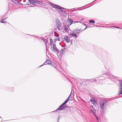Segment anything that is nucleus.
<instances>
[{
  "label": "nucleus",
  "mask_w": 122,
  "mask_h": 122,
  "mask_svg": "<svg viewBox=\"0 0 122 122\" xmlns=\"http://www.w3.org/2000/svg\"><path fill=\"white\" fill-rule=\"evenodd\" d=\"M71 93H72V91H71V93L69 96L67 98V99L66 100H67V101H68L69 100V98L70 97L71 95Z\"/></svg>",
  "instance_id": "412c9836"
},
{
  "label": "nucleus",
  "mask_w": 122,
  "mask_h": 122,
  "mask_svg": "<svg viewBox=\"0 0 122 122\" xmlns=\"http://www.w3.org/2000/svg\"><path fill=\"white\" fill-rule=\"evenodd\" d=\"M46 64H51L53 66H54L53 63H52L51 62V61L50 60L48 59L42 65L40 66L39 67H41L44 65H46Z\"/></svg>",
  "instance_id": "20e7f679"
},
{
  "label": "nucleus",
  "mask_w": 122,
  "mask_h": 122,
  "mask_svg": "<svg viewBox=\"0 0 122 122\" xmlns=\"http://www.w3.org/2000/svg\"><path fill=\"white\" fill-rule=\"evenodd\" d=\"M118 94L119 95H120L121 94H122V92H118Z\"/></svg>",
  "instance_id": "393cba45"
},
{
  "label": "nucleus",
  "mask_w": 122,
  "mask_h": 122,
  "mask_svg": "<svg viewBox=\"0 0 122 122\" xmlns=\"http://www.w3.org/2000/svg\"><path fill=\"white\" fill-rule=\"evenodd\" d=\"M93 106L92 105H91L90 106V107L91 108H92L93 109H94L93 107Z\"/></svg>",
  "instance_id": "b1692460"
},
{
  "label": "nucleus",
  "mask_w": 122,
  "mask_h": 122,
  "mask_svg": "<svg viewBox=\"0 0 122 122\" xmlns=\"http://www.w3.org/2000/svg\"><path fill=\"white\" fill-rule=\"evenodd\" d=\"M93 80H94V81H96V79H94Z\"/></svg>",
  "instance_id": "2f4dec72"
},
{
  "label": "nucleus",
  "mask_w": 122,
  "mask_h": 122,
  "mask_svg": "<svg viewBox=\"0 0 122 122\" xmlns=\"http://www.w3.org/2000/svg\"><path fill=\"white\" fill-rule=\"evenodd\" d=\"M64 39L66 42L67 43H69L70 41V38L67 36H65Z\"/></svg>",
  "instance_id": "1a4fd4ad"
},
{
  "label": "nucleus",
  "mask_w": 122,
  "mask_h": 122,
  "mask_svg": "<svg viewBox=\"0 0 122 122\" xmlns=\"http://www.w3.org/2000/svg\"><path fill=\"white\" fill-rule=\"evenodd\" d=\"M58 41H59V39H58Z\"/></svg>",
  "instance_id": "e433bc0d"
},
{
  "label": "nucleus",
  "mask_w": 122,
  "mask_h": 122,
  "mask_svg": "<svg viewBox=\"0 0 122 122\" xmlns=\"http://www.w3.org/2000/svg\"><path fill=\"white\" fill-rule=\"evenodd\" d=\"M81 30H78L76 29L73 31V32L75 34H78L81 32Z\"/></svg>",
  "instance_id": "9d476101"
},
{
  "label": "nucleus",
  "mask_w": 122,
  "mask_h": 122,
  "mask_svg": "<svg viewBox=\"0 0 122 122\" xmlns=\"http://www.w3.org/2000/svg\"><path fill=\"white\" fill-rule=\"evenodd\" d=\"M49 4L53 8H55L57 9H59V10H58V11L61 14L63 15H64L65 14H66L65 12L64 11L62 10V9H65V8H63L60 7L59 6L54 4L50 2Z\"/></svg>",
  "instance_id": "f03ea898"
},
{
  "label": "nucleus",
  "mask_w": 122,
  "mask_h": 122,
  "mask_svg": "<svg viewBox=\"0 0 122 122\" xmlns=\"http://www.w3.org/2000/svg\"><path fill=\"white\" fill-rule=\"evenodd\" d=\"M7 18H5L4 19H3V20H5L6 19H7Z\"/></svg>",
  "instance_id": "c756f323"
},
{
  "label": "nucleus",
  "mask_w": 122,
  "mask_h": 122,
  "mask_svg": "<svg viewBox=\"0 0 122 122\" xmlns=\"http://www.w3.org/2000/svg\"><path fill=\"white\" fill-rule=\"evenodd\" d=\"M86 28H85L84 29V30H85V29H86Z\"/></svg>",
  "instance_id": "c9c22d12"
},
{
  "label": "nucleus",
  "mask_w": 122,
  "mask_h": 122,
  "mask_svg": "<svg viewBox=\"0 0 122 122\" xmlns=\"http://www.w3.org/2000/svg\"><path fill=\"white\" fill-rule=\"evenodd\" d=\"M4 20H3V19H2L1 20V21L0 23H6V21H4Z\"/></svg>",
  "instance_id": "4be33fe9"
},
{
  "label": "nucleus",
  "mask_w": 122,
  "mask_h": 122,
  "mask_svg": "<svg viewBox=\"0 0 122 122\" xmlns=\"http://www.w3.org/2000/svg\"><path fill=\"white\" fill-rule=\"evenodd\" d=\"M69 100H71V99L70 98Z\"/></svg>",
  "instance_id": "473e14b6"
},
{
  "label": "nucleus",
  "mask_w": 122,
  "mask_h": 122,
  "mask_svg": "<svg viewBox=\"0 0 122 122\" xmlns=\"http://www.w3.org/2000/svg\"><path fill=\"white\" fill-rule=\"evenodd\" d=\"M89 22L90 23L93 24L95 23V21L93 20H89Z\"/></svg>",
  "instance_id": "f3484780"
},
{
  "label": "nucleus",
  "mask_w": 122,
  "mask_h": 122,
  "mask_svg": "<svg viewBox=\"0 0 122 122\" xmlns=\"http://www.w3.org/2000/svg\"><path fill=\"white\" fill-rule=\"evenodd\" d=\"M84 25H86V24H84Z\"/></svg>",
  "instance_id": "72a5a7b5"
},
{
  "label": "nucleus",
  "mask_w": 122,
  "mask_h": 122,
  "mask_svg": "<svg viewBox=\"0 0 122 122\" xmlns=\"http://www.w3.org/2000/svg\"><path fill=\"white\" fill-rule=\"evenodd\" d=\"M50 45L51 46L52 45H53V44L52 43V40L51 39H50Z\"/></svg>",
  "instance_id": "6ab92c4d"
},
{
  "label": "nucleus",
  "mask_w": 122,
  "mask_h": 122,
  "mask_svg": "<svg viewBox=\"0 0 122 122\" xmlns=\"http://www.w3.org/2000/svg\"><path fill=\"white\" fill-rule=\"evenodd\" d=\"M69 25L67 26H64V29L65 32H66L68 31L69 29V27L68 26Z\"/></svg>",
  "instance_id": "ddd939ff"
},
{
  "label": "nucleus",
  "mask_w": 122,
  "mask_h": 122,
  "mask_svg": "<svg viewBox=\"0 0 122 122\" xmlns=\"http://www.w3.org/2000/svg\"><path fill=\"white\" fill-rule=\"evenodd\" d=\"M70 35L71 36H72L74 37H77V34H75L74 33H70Z\"/></svg>",
  "instance_id": "4468645a"
},
{
  "label": "nucleus",
  "mask_w": 122,
  "mask_h": 122,
  "mask_svg": "<svg viewBox=\"0 0 122 122\" xmlns=\"http://www.w3.org/2000/svg\"><path fill=\"white\" fill-rule=\"evenodd\" d=\"M119 81L120 82V86H119V92H122V80H120Z\"/></svg>",
  "instance_id": "423d86ee"
},
{
  "label": "nucleus",
  "mask_w": 122,
  "mask_h": 122,
  "mask_svg": "<svg viewBox=\"0 0 122 122\" xmlns=\"http://www.w3.org/2000/svg\"><path fill=\"white\" fill-rule=\"evenodd\" d=\"M41 39L43 41L45 42L46 46V43L47 42V41L45 38H41Z\"/></svg>",
  "instance_id": "dca6fc26"
},
{
  "label": "nucleus",
  "mask_w": 122,
  "mask_h": 122,
  "mask_svg": "<svg viewBox=\"0 0 122 122\" xmlns=\"http://www.w3.org/2000/svg\"><path fill=\"white\" fill-rule=\"evenodd\" d=\"M60 27H61V26H60H60L58 27V28H58V30H60V28H60Z\"/></svg>",
  "instance_id": "bb28decb"
},
{
  "label": "nucleus",
  "mask_w": 122,
  "mask_h": 122,
  "mask_svg": "<svg viewBox=\"0 0 122 122\" xmlns=\"http://www.w3.org/2000/svg\"><path fill=\"white\" fill-rule=\"evenodd\" d=\"M65 48H63L62 49H63V51H65Z\"/></svg>",
  "instance_id": "7c9ffc66"
},
{
  "label": "nucleus",
  "mask_w": 122,
  "mask_h": 122,
  "mask_svg": "<svg viewBox=\"0 0 122 122\" xmlns=\"http://www.w3.org/2000/svg\"><path fill=\"white\" fill-rule=\"evenodd\" d=\"M106 74L108 76V77L110 79H111L112 78H116L117 77L112 75L110 73H107Z\"/></svg>",
  "instance_id": "6e6552de"
},
{
  "label": "nucleus",
  "mask_w": 122,
  "mask_h": 122,
  "mask_svg": "<svg viewBox=\"0 0 122 122\" xmlns=\"http://www.w3.org/2000/svg\"><path fill=\"white\" fill-rule=\"evenodd\" d=\"M68 102L67 100H66L65 102L63 103V104L65 105Z\"/></svg>",
  "instance_id": "aec40b11"
},
{
  "label": "nucleus",
  "mask_w": 122,
  "mask_h": 122,
  "mask_svg": "<svg viewBox=\"0 0 122 122\" xmlns=\"http://www.w3.org/2000/svg\"><path fill=\"white\" fill-rule=\"evenodd\" d=\"M100 104L102 112L103 113L106 109L107 105V102L105 100L103 99L100 101Z\"/></svg>",
  "instance_id": "f257e3e1"
},
{
  "label": "nucleus",
  "mask_w": 122,
  "mask_h": 122,
  "mask_svg": "<svg viewBox=\"0 0 122 122\" xmlns=\"http://www.w3.org/2000/svg\"><path fill=\"white\" fill-rule=\"evenodd\" d=\"M68 23H69V25H70L73 23V20H71V19L70 18H68L67 21Z\"/></svg>",
  "instance_id": "f8f14e48"
},
{
  "label": "nucleus",
  "mask_w": 122,
  "mask_h": 122,
  "mask_svg": "<svg viewBox=\"0 0 122 122\" xmlns=\"http://www.w3.org/2000/svg\"><path fill=\"white\" fill-rule=\"evenodd\" d=\"M64 105L63 104H62L57 109L56 111L63 110L67 108L68 107V106L67 105H65L64 106Z\"/></svg>",
  "instance_id": "7ed1b4c3"
},
{
  "label": "nucleus",
  "mask_w": 122,
  "mask_h": 122,
  "mask_svg": "<svg viewBox=\"0 0 122 122\" xmlns=\"http://www.w3.org/2000/svg\"><path fill=\"white\" fill-rule=\"evenodd\" d=\"M13 2L16 4H17L18 3V2L17 0H12Z\"/></svg>",
  "instance_id": "a211bd4d"
},
{
  "label": "nucleus",
  "mask_w": 122,
  "mask_h": 122,
  "mask_svg": "<svg viewBox=\"0 0 122 122\" xmlns=\"http://www.w3.org/2000/svg\"><path fill=\"white\" fill-rule=\"evenodd\" d=\"M63 51H63V49H62L61 50V51H60V54H62V53H63Z\"/></svg>",
  "instance_id": "5701e85b"
},
{
  "label": "nucleus",
  "mask_w": 122,
  "mask_h": 122,
  "mask_svg": "<svg viewBox=\"0 0 122 122\" xmlns=\"http://www.w3.org/2000/svg\"><path fill=\"white\" fill-rule=\"evenodd\" d=\"M38 4H42V3L41 2H39V3H38Z\"/></svg>",
  "instance_id": "cd10ccee"
},
{
  "label": "nucleus",
  "mask_w": 122,
  "mask_h": 122,
  "mask_svg": "<svg viewBox=\"0 0 122 122\" xmlns=\"http://www.w3.org/2000/svg\"><path fill=\"white\" fill-rule=\"evenodd\" d=\"M53 50L55 51H56L57 53H58L59 52V51L58 50V49L56 48V45L54 44H53Z\"/></svg>",
  "instance_id": "0eeeda50"
},
{
  "label": "nucleus",
  "mask_w": 122,
  "mask_h": 122,
  "mask_svg": "<svg viewBox=\"0 0 122 122\" xmlns=\"http://www.w3.org/2000/svg\"><path fill=\"white\" fill-rule=\"evenodd\" d=\"M23 1L26 2V4L30 5V6H33L32 5V0L30 1L29 0H24Z\"/></svg>",
  "instance_id": "39448f33"
},
{
  "label": "nucleus",
  "mask_w": 122,
  "mask_h": 122,
  "mask_svg": "<svg viewBox=\"0 0 122 122\" xmlns=\"http://www.w3.org/2000/svg\"><path fill=\"white\" fill-rule=\"evenodd\" d=\"M90 111L93 114H94L95 117H96V115L95 114L96 112V110L94 109H90Z\"/></svg>",
  "instance_id": "9b49d317"
},
{
  "label": "nucleus",
  "mask_w": 122,
  "mask_h": 122,
  "mask_svg": "<svg viewBox=\"0 0 122 122\" xmlns=\"http://www.w3.org/2000/svg\"><path fill=\"white\" fill-rule=\"evenodd\" d=\"M59 117H58V120H59Z\"/></svg>",
  "instance_id": "f704fd0d"
},
{
  "label": "nucleus",
  "mask_w": 122,
  "mask_h": 122,
  "mask_svg": "<svg viewBox=\"0 0 122 122\" xmlns=\"http://www.w3.org/2000/svg\"><path fill=\"white\" fill-rule=\"evenodd\" d=\"M39 1L37 0L33 1L32 0V6H33L34 5H36L37 4L39 3Z\"/></svg>",
  "instance_id": "2eb2a0df"
},
{
  "label": "nucleus",
  "mask_w": 122,
  "mask_h": 122,
  "mask_svg": "<svg viewBox=\"0 0 122 122\" xmlns=\"http://www.w3.org/2000/svg\"><path fill=\"white\" fill-rule=\"evenodd\" d=\"M96 118H97V120L98 121V117H97V116H96Z\"/></svg>",
  "instance_id": "c85d7f7f"
},
{
  "label": "nucleus",
  "mask_w": 122,
  "mask_h": 122,
  "mask_svg": "<svg viewBox=\"0 0 122 122\" xmlns=\"http://www.w3.org/2000/svg\"><path fill=\"white\" fill-rule=\"evenodd\" d=\"M112 27H115V28H120L118 27L114 26Z\"/></svg>",
  "instance_id": "a878e982"
}]
</instances>
